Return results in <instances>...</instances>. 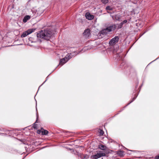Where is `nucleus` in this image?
<instances>
[{
	"label": "nucleus",
	"mask_w": 159,
	"mask_h": 159,
	"mask_svg": "<svg viewBox=\"0 0 159 159\" xmlns=\"http://www.w3.org/2000/svg\"><path fill=\"white\" fill-rule=\"evenodd\" d=\"M52 35V32L49 30H41L37 34V37L48 40Z\"/></svg>",
	"instance_id": "f257e3e1"
},
{
	"label": "nucleus",
	"mask_w": 159,
	"mask_h": 159,
	"mask_svg": "<svg viewBox=\"0 0 159 159\" xmlns=\"http://www.w3.org/2000/svg\"><path fill=\"white\" fill-rule=\"evenodd\" d=\"M116 26L114 24H112L108 26L102 31V33H108L114 31L116 29Z\"/></svg>",
	"instance_id": "f03ea898"
},
{
	"label": "nucleus",
	"mask_w": 159,
	"mask_h": 159,
	"mask_svg": "<svg viewBox=\"0 0 159 159\" xmlns=\"http://www.w3.org/2000/svg\"><path fill=\"white\" fill-rule=\"evenodd\" d=\"M119 40V38L118 36H115L114 38L111 39L109 41V44L110 46H114Z\"/></svg>",
	"instance_id": "7ed1b4c3"
},
{
	"label": "nucleus",
	"mask_w": 159,
	"mask_h": 159,
	"mask_svg": "<svg viewBox=\"0 0 159 159\" xmlns=\"http://www.w3.org/2000/svg\"><path fill=\"white\" fill-rule=\"evenodd\" d=\"M102 156H106V154L105 153L102 152L91 156V158L92 159H98Z\"/></svg>",
	"instance_id": "20e7f679"
},
{
	"label": "nucleus",
	"mask_w": 159,
	"mask_h": 159,
	"mask_svg": "<svg viewBox=\"0 0 159 159\" xmlns=\"http://www.w3.org/2000/svg\"><path fill=\"white\" fill-rule=\"evenodd\" d=\"M84 37L86 39H89L91 37L90 30L89 29H85L83 33Z\"/></svg>",
	"instance_id": "39448f33"
},
{
	"label": "nucleus",
	"mask_w": 159,
	"mask_h": 159,
	"mask_svg": "<svg viewBox=\"0 0 159 159\" xmlns=\"http://www.w3.org/2000/svg\"><path fill=\"white\" fill-rule=\"evenodd\" d=\"M80 52L74 51L71 53H68L66 55V57H68V59H70L73 56H76L80 53Z\"/></svg>",
	"instance_id": "423d86ee"
},
{
	"label": "nucleus",
	"mask_w": 159,
	"mask_h": 159,
	"mask_svg": "<svg viewBox=\"0 0 159 159\" xmlns=\"http://www.w3.org/2000/svg\"><path fill=\"white\" fill-rule=\"evenodd\" d=\"M33 31V29H29L27 30L24 32L23 34H21V38H23L25 37L27 35L30 34Z\"/></svg>",
	"instance_id": "0eeeda50"
},
{
	"label": "nucleus",
	"mask_w": 159,
	"mask_h": 159,
	"mask_svg": "<svg viewBox=\"0 0 159 159\" xmlns=\"http://www.w3.org/2000/svg\"><path fill=\"white\" fill-rule=\"evenodd\" d=\"M69 59H68V57H66V55L64 58L60 59L59 65L61 66H62Z\"/></svg>",
	"instance_id": "6e6552de"
},
{
	"label": "nucleus",
	"mask_w": 159,
	"mask_h": 159,
	"mask_svg": "<svg viewBox=\"0 0 159 159\" xmlns=\"http://www.w3.org/2000/svg\"><path fill=\"white\" fill-rule=\"evenodd\" d=\"M85 16L87 19L90 20L93 19L94 17L93 15H91L90 13L88 12L86 13Z\"/></svg>",
	"instance_id": "1a4fd4ad"
},
{
	"label": "nucleus",
	"mask_w": 159,
	"mask_h": 159,
	"mask_svg": "<svg viewBox=\"0 0 159 159\" xmlns=\"http://www.w3.org/2000/svg\"><path fill=\"white\" fill-rule=\"evenodd\" d=\"M111 16L114 20L120 21V18L119 15L117 14L114 15H111Z\"/></svg>",
	"instance_id": "9d476101"
},
{
	"label": "nucleus",
	"mask_w": 159,
	"mask_h": 159,
	"mask_svg": "<svg viewBox=\"0 0 159 159\" xmlns=\"http://www.w3.org/2000/svg\"><path fill=\"white\" fill-rule=\"evenodd\" d=\"M127 21H128L127 20H123V21L121 22L120 24H119L118 25V28H119V29L121 28L122 27L123 25L125 24L126 23H127Z\"/></svg>",
	"instance_id": "9b49d317"
},
{
	"label": "nucleus",
	"mask_w": 159,
	"mask_h": 159,
	"mask_svg": "<svg viewBox=\"0 0 159 159\" xmlns=\"http://www.w3.org/2000/svg\"><path fill=\"white\" fill-rule=\"evenodd\" d=\"M138 95V94L137 95H136L135 96V97H134L133 98L132 100L131 101H130V102L128 104H127L125 107H124V108L122 109L121 110L119 111V112H121V111H122L125 107H126L127 106H128L131 103H132L137 98Z\"/></svg>",
	"instance_id": "f8f14e48"
},
{
	"label": "nucleus",
	"mask_w": 159,
	"mask_h": 159,
	"mask_svg": "<svg viewBox=\"0 0 159 159\" xmlns=\"http://www.w3.org/2000/svg\"><path fill=\"white\" fill-rule=\"evenodd\" d=\"M30 18V16L29 15L25 16L23 19V21L24 23H26L27 20H29Z\"/></svg>",
	"instance_id": "ddd939ff"
},
{
	"label": "nucleus",
	"mask_w": 159,
	"mask_h": 159,
	"mask_svg": "<svg viewBox=\"0 0 159 159\" xmlns=\"http://www.w3.org/2000/svg\"><path fill=\"white\" fill-rule=\"evenodd\" d=\"M106 10L107 11H111L113 10V7L110 6H107L106 8ZM107 12L111 14V13L109 11H107Z\"/></svg>",
	"instance_id": "4468645a"
},
{
	"label": "nucleus",
	"mask_w": 159,
	"mask_h": 159,
	"mask_svg": "<svg viewBox=\"0 0 159 159\" xmlns=\"http://www.w3.org/2000/svg\"><path fill=\"white\" fill-rule=\"evenodd\" d=\"M116 57L117 58V59L118 60H121L122 59V57L121 56V54L120 53H117L116 54Z\"/></svg>",
	"instance_id": "2eb2a0df"
},
{
	"label": "nucleus",
	"mask_w": 159,
	"mask_h": 159,
	"mask_svg": "<svg viewBox=\"0 0 159 159\" xmlns=\"http://www.w3.org/2000/svg\"><path fill=\"white\" fill-rule=\"evenodd\" d=\"M117 154L120 157H123L124 156V151H119L117 152Z\"/></svg>",
	"instance_id": "dca6fc26"
},
{
	"label": "nucleus",
	"mask_w": 159,
	"mask_h": 159,
	"mask_svg": "<svg viewBox=\"0 0 159 159\" xmlns=\"http://www.w3.org/2000/svg\"><path fill=\"white\" fill-rule=\"evenodd\" d=\"M98 148L102 150H105L106 149V147L103 145L100 144L98 145Z\"/></svg>",
	"instance_id": "f3484780"
},
{
	"label": "nucleus",
	"mask_w": 159,
	"mask_h": 159,
	"mask_svg": "<svg viewBox=\"0 0 159 159\" xmlns=\"http://www.w3.org/2000/svg\"><path fill=\"white\" fill-rule=\"evenodd\" d=\"M38 115L37 114V119L36 120V122L35 123H34L33 124V128L34 129H36L37 125V124H36L35 123L38 122Z\"/></svg>",
	"instance_id": "a211bd4d"
},
{
	"label": "nucleus",
	"mask_w": 159,
	"mask_h": 159,
	"mask_svg": "<svg viewBox=\"0 0 159 159\" xmlns=\"http://www.w3.org/2000/svg\"><path fill=\"white\" fill-rule=\"evenodd\" d=\"M43 130V131H42V133L43 135H47L48 133V131L46 130H44L43 129V128H41V129Z\"/></svg>",
	"instance_id": "6ab92c4d"
},
{
	"label": "nucleus",
	"mask_w": 159,
	"mask_h": 159,
	"mask_svg": "<svg viewBox=\"0 0 159 159\" xmlns=\"http://www.w3.org/2000/svg\"><path fill=\"white\" fill-rule=\"evenodd\" d=\"M127 66V64H125V62L124 61H123L121 63L120 65V67L121 68H123V66L124 67V68H125Z\"/></svg>",
	"instance_id": "aec40b11"
},
{
	"label": "nucleus",
	"mask_w": 159,
	"mask_h": 159,
	"mask_svg": "<svg viewBox=\"0 0 159 159\" xmlns=\"http://www.w3.org/2000/svg\"><path fill=\"white\" fill-rule=\"evenodd\" d=\"M109 0H101L102 2L104 4H106L108 3Z\"/></svg>",
	"instance_id": "412c9836"
},
{
	"label": "nucleus",
	"mask_w": 159,
	"mask_h": 159,
	"mask_svg": "<svg viewBox=\"0 0 159 159\" xmlns=\"http://www.w3.org/2000/svg\"><path fill=\"white\" fill-rule=\"evenodd\" d=\"M99 134L101 135H103V134H104V131H103V130H101L100 129V131H99Z\"/></svg>",
	"instance_id": "4be33fe9"
},
{
	"label": "nucleus",
	"mask_w": 159,
	"mask_h": 159,
	"mask_svg": "<svg viewBox=\"0 0 159 159\" xmlns=\"http://www.w3.org/2000/svg\"><path fill=\"white\" fill-rule=\"evenodd\" d=\"M48 75L46 77V79L45 80V81L41 85H40L39 86V89L40 87L41 86L46 82V81L48 79Z\"/></svg>",
	"instance_id": "5701e85b"
},
{
	"label": "nucleus",
	"mask_w": 159,
	"mask_h": 159,
	"mask_svg": "<svg viewBox=\"0 0 159 159\" xmlns=\"http://www.w3.org/2000/svg\"><path fill=\"white\" fill-rule=\"evenodd\" d=\"M138 84H139V82H138V83L136 84V85L135 86V89H136L137 88L138 85Z\"/></svg>",
	"instance_id": "b1692460"
},
{
	"label": "nucleus",
	"mask_w": 159,
	"mask_h": 159,
	"mask_svg": "<svg viewBox=\"0 0 159 159\" xmlns=\"http://www.w3.org/2000/svg\"><path fill=\"white\" fill-rule=\"evenodd\" d=\"M155 159H159V155H158V156H156L155 157Z\"/></svg>",
	"instance_id": "393cba45"
},
{
	"label": "nucleus",
	"mask_w": 159,
	"mask_h": 159,
	"mask_svg": "<svg viewBox=\"0 0 159 159\" xmlns=\"http://www.w3.org/2000/svg\"><path fill=\"white\" fill-rule=\"evenodd\" d=\"M128 150L129 151H130L133 152H136L137 151H135V150Z\"/></svg>",
	"instance_id": "a878e982"
},
{
	"label": "nucleus",
	"mask_w": 159,
	"mask_h": 159,
	"mask_svg": "<svg viewBox=\"0 0 159 159\" xmlns=\"http://www.w3.org/2000/svg\"><path fill=\"white\" fill-rule=\"evenodd\" d=\"M159 58V57H157V59H156L155 60H154L153 61H152V62H151V63H152V62H153V61H156V60L158 59Z\"/></svg>",
	"instance_id": "bb28decb"
},
{
	"label": "nucleus",
	"mask_w": 159,
	"mask_h": 159,
	"mask_svg": "<svg viewBox=\"0 0 159 159\" xmlns=\"http://www.w3.org/2000/svg\"><path fill=\"white\" fill-rule=\"evenodd\" d=\"M146 32V31H145V32L144 33H143L140 36H141L142 35H143V34H144Z\"/></svg>",
	"instance_id": "cd10ccee"
},
{
	"label": "nucleus",
	"mask_w": 159,
	"mask_h": 159,
	"mask_svg": "<svg viewBox=\"0 0 159 159\" xmlns=\"http://www.w3.org/2000/svg\"><path fill=\"white\" fill-rule=\"evenodd\" d=\"M35 101L36 102V107L37 106V101H36V100L35 99ZM36 110H37L36 107Z\"/></svg>",
	"instance_id": "c85d7f7f"
},
{
	"label": "nucleus",
	"mask_w": 159,
	"mask_h": 159,
	"mask_svg": "<svg viewBox=\"0 0 159 159\" xmlns=\"http://www.w3.org/2000/svg\"><path fill=\"white\" fill-rule=\"evenodd\" d=\"M85 158H86V156H84V158H83V159H85Z\"/></svg>",
	"instance_id": "c756f323"
},
{
	"label": "nucleus",
	"mask_w": 159,
	"mask_h": 159,
	"mask_svg": "<svg viewBox=\"0 0 159 159\" xmlns=\"http://www.w3.org/2000/svg\"><path fill=\"white\" fill-rule=\"evenodd\" d=\"M0 134L2 135H3V134H4V135L5 134H3V133H1Z\"/></svg>",
	"instance_id": "7c9ffc66"
},
{
	"label": "nucleus",
	"mask_w": 159,
	"mask_h": 159,
	"mask_svg": "<svg viewBox=\"0 0 159 159\" xmlns=\"http://www.w3.org/2000/svg\"><path fill=\"white\" fill-rule=\"evenodd\" d=\"M118 113H118L116 114V115L118 114Z\"/></svg>",
	"instance_id": "2f4dec72"
},
{
	"label": "nucleus",
	"mask_w": 159,
	"mask_h": 159,
	"mask_svg": "<svg viewBox=\"0 0 159 159\" xmlns=\"http://www.w3.org/2000/svg\"><path fill=\"white\" fill-rule=\"evenodd\" d=\"M102 159H103V158H102Z\"/></svg>",
	"instance_id": "473e14b6"
}]
</instances>
